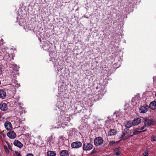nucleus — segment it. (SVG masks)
I'll return each instance as SVG.
<instances>
[{
    "mask_svg": "<svg viewBox=\"0 0 156 156\" xmlns=\"http://www.w3.org/2000/svg\"><path fill=\"white\" fill-rule=\"evenodd\" d=\"M70 121V119L69 115H65L59 116L57 121L58 127H64L68 125V123Z\"/></svg>",
    "mask_w": 156,
    "mask_h": 156,
    "instance_id": "obj_1",
    "label": "nucleus"
},
{
    "mask_svg": "<svg viewBox=\"0 0 156 156\" xmlns=\"http://www.w3.org/2000/svg\"><path fill=\"white\" fill-rule=\"evenodd\" d=\"M20 86V84L18 83L17 81L15 80L12 84L9 85V89L12 92V94H14L16 92V88L19 87Z\"/></svg>",
    "mask_w": 156,
    "mask_h": 156,
    "instance_id": "obj_2",
    "label": "nucleus"
},
{
    "mask_svg": "<svg viewBox=\"0 0 156 156\" xmlns=\"http://www.w3.org/2000/svg\"><path fill=\"white\" fill-rule=\"evenodd\" d=\"M66 105H64L62 102H58L55 107V109L57 111L59 110L60 112H61V110L62 111H64L66 107Z\"/></svg>",
    "mask_w": 156,
    "mask_h": 156,
    "instance_id": "obj_3",
    "label": "nucleus"
},
{
    "mask_svg": "<svg viewBox=\"0 0 156 156\" xmlns=\"http://www.w3.org/2000/svg\"><path fill=\"white\" fill-rule=\"evenodd\" d=\"M103 142V138L100 137H98L95 138L94 140V144L96 146H99L102 144Z\"/></svg>",
    "mask_w": 156,
    "mask_h": 156,
    "instance_id": "obj_4",
    "label": "nucleus"
},
{
    "mask_svg": "<svg viewBox=\"0 0 156 156\" xmlns=\"http://www.w3.org/2000/svg\"><path fill=\"white\" fill-rule=\"evenodd\" d=\"M132 136L129 134V133L126 132H123L122 134L120 137V140H126L129 138H130Z\"/></svg>",
    "mask_w": 156,
    "mask_h": 156,
    "instance_id": "obj_5",
    "label": "nucleus"
},
{
    "mask_svg": "<svg viewBox=\"0 0 156 156\" xmlns=\"http://www.w3.org/2000/svg\"><path fill=\"white\" fill-rule=\"evenodd\" d=\"M93 147V145L90 143H87L83 144V149L84 151H90Z\"/></svg>",
    "mask_w": 156,
    "mask_h": 156,
    "instance_id": "obj_6",
    "label": "nucleus"
},
{
    "mask_svg": "<svg viewBox=\"0 0 156 156\" xmlns=\"http://www.w3.org/2000/svg\"><path fill=\"white\" fill-rule=\"evenodd\" d=\"M4 126L5 129L8 130H10L12 128V126L11 123L9 121H6L4 123Z\"/></svg>",
    "mask_w": 156,
    "mask_h": 156,
    "instance_id": "obj_7",
    "label": "nucleus"
},
{
    "mask_svg": "<svg viewBox=\"0 0 156 156\" xmlns=\"http://www.w3.org/2000/svg\"><path fill=\"white\" fill-rule=\"evenodd\" d=\"M82 146V143L80 142H75L72 143L71 146L73 148H77L80 147Z\"/></svg>",
    "mask_w": 156,
    "mask_h": 156,
    "instance_id": "obj_8",
    "label": "nucleus"
},
{
    "mask_svg": "<svg viewBox=\"0 0 156 156\" xmlns=\"http://www.w3.org/2000/svg\"><path fill=\"white\" fill-rule=\"evenodd\" d=\"M144 124H146L147 126H151L154 125V121L152 119H145Z\"/></svg>",
    "mask_w": 156,
    "mask_h": 156,
    "instance_id": "obj_9",
    "label": "nucleus"
},
{
    "mask_svg": "<svg viewBox=\"0 0 156 156\" xmlns=\"http://www.w3.org/2000/svg\"><path fill=\"white\" fill-rule=\"evenodd\" d=\"M148 108V105H144L140 108V112L141 113H145L147 111Z\"/></svg>",
    "mask_w": 156,
    "mask_h": 156,
    "instance_id": "obj_10",
    "label": "nucleus"
},
{
    "mask_svg": "<svg viewBox=\"0 0 156 156\" xmlns=\"http://www.w3.org/2000/svg\"><path fill=\"white\" fill-rule=\"evenodd\" d=\"M141 120V119L140 118H136L133 120L132 124L134 126L138 125L140 123Z\"/></svg>",
    "mask_w": 156,
    "mask_h": 156,
    "instance_id": "obj_11",
    "label": "nucleus"
},
{
    "mask_svg": "<svg viewBox=\"0 0 156 156\" xmlns=\"http://www.w3.org/2000/svg\"><path fill=\"white\" fill-rule=\"evenodd\" d=\"M8 136L11 139H14L16 136L15 133L13 131H11L9 132L7 134Z\"/></svg>",
    "mask_w": 156,
    "mask_h": 156,
    "instance_id": "obj_12",
    "label": "nucleus"
},
{
    "mask_svg": "<svg viewBox=\"0 0 156 156\" xmlns=\"http://www.w3.org/2000/svg\"><path fill=\"white\" fill-rule=\"evenodd\" d=\"M0 109L3 111H6L8 109L7 105L5 103H2L0 104Z\"/></svg>",
    "mask_w": 156,
    "mask_h": 156,
    "instance_id": "obj_13",
    "label": "nucleus"
},
{
    "mask_svg": "<svg viewBox=\"0 0 156 156\" xmlns=\"http://www.w3.org/2000/svg\"><path fill=\"white\" fill-rule=\"evenodd\" d=\"M13 144L15 146L20 148L23 146L22 144L18 140H15L13 142Z\"/></svg>",
    "mask_w": 156,
    "mask_h": 156,
    "instance_id": "obj_14",
    "label": "nucleus"
},
{
    "mask_svg": "<svg viewBox=\"0 0 156 156\" xmlns=\"http://www.w3.org/2000/svg\"><path fill=\"white\" fill-rule=\"evenodd\" d=\"M149 107L150 109L154 110L156 108V101H154L150 103Z\"/></svg>",
    "mask_w": 156,
    "mask_h": 156,
    "instance_id": "obj_15",
    "label": "nucleus"
},
{
    "mask_svg": "<svg viewBox=\"0 0 156 156\" xmlns=\"http://www.w3.org/2000/svg\"><path fill=\"white\" fill-rule=\"evenodd\" d=\"M121 148L120 147L115 148L114 150L115 152L114 153V156H118L121 153Z\"/></svg>",
    "mask_w": 156,
    "mask_h": 156,
    "instance_id": "obj_16",
    "label": "nucleus"
},
{
    "mask_svg": "<svg viewBox=\"0 0 156 156\" xmlns=\"http://www.w3.org/2000/svg\"><path fill=\"white\" fill-rule=\"evenodd\" d=\"M55 139L53 137L52 135L51 136L48 138V143L51 145L55 142Z\"/></svg>",
    "mask_w": 156,
    "mask_h": 156,
    "instance_id": "obj_17",
    "label": "nucleus"
},
{
    "mask_svg": "<svg viewBox=\"0 0 156 156\" xmlns=\"http://www.w3.org/2000/svg\"><path fill=\"white\" fill-rule=\"evenodd\" d=\"M116 130L115 129H110L108 132V135L109 136H114L116 134Z\"/></svg>",
    "mask_w": 156,
    "mask_h": 156,
    "instance_id": "obj_18",
    "label": "nucleus"
},
{
    "mask_svg": "<svg viewBox=\"0 0 156 156\" xmlns=\"http://www.w3.org/2000/svg\"><path fill=\"white\" fill-rule=\"evenodd\" d=\"M6 95V93L4 90H0V98L4 99Z\"/></svg>",
    "mask_w": 156,
    "mask_h": 156,
    "instance_id": "obj_19",
    "label": "nucleus"
},
{
    "mask_svg": "<svg viewBox=\"0 0 156 156\" xmlns=\"http://www.w3.org/2000/svg\"><path fill=\"white\" fill-rule=\"evenodd\" d=\"M60 156H69L68 152L66 150L61 151L60 152Z\"/></svg>",
    "mask_w": 156,
    "mask_h": 156,
    "instance_id": "obj_20",
    "label": "nucleus"
},
{
    "mask_svg": "<svg viewBox=\"0 0 156 156\" xmlns=\"http://www.w3.org/2000/svg\"><path fill=\"white\" fill-rule=\"evenodd\" d=\"M137 97L136 96L134 97L132 100V104L133 105H136L137 103H139V101L137 99Z\"/></svg>",
    "mask_w": 156,
    "mask_h": 156,
    "instance_id": "obj_21",
    "label": "nucleus"
},
{
    "mask_svg": "<svg viewBox=\"0 0 156 156\" xmlns=\"http://www.w3.org/2000/svg\"><path fill=\"white\" fill-rule=\"evenodd\" d=\"M56 153L55 151H49L47 152L48 156H55Z\"/></svg>",
    "mask_w": 156,
    "mask_h": 156,
    "instance_id": "obj_22",
    "label": "nucleus"
},
{
    "mask_svg": "<svg viewBox=\"0 0 156 156\" xmlns=\"http://www.w3.org/2000/svg\"><path fill=\"white\" fill-rule=\"evenodd\" d=\"M10 67L13 68V70L16 71H18L19 69V67L17 66V65L16 64L11 65Z\"/></svg>",
    "mask_w": 156,
    "mask_h": 156,
    "instance_id": "obj_23",
    "label": "nucleus"
},
{
    "mask_svg": "<svg viewBox=\"0 0 156 156\" xmlns=\"http://www.w3.org/2000/svg\"><path fill=\"white\" fill-rule=\"evenodd\" d=\"M132 125V122H131V121L127 122L125 123V126L127 128H130Z\"/></svg>",
    "mask_w": 156,
    "mask_h": 156,
    "instance_id": "obj_24",
    "label": "nucleus"
},
{
    "mask_svg": "<svg viewBox=\"0 0 156 156\" xmlns=\"http://www.w3.org/2000/svg\"><path fill=\"white\" fill-rule=\"evenodd\" d=\"M147 126V124H144V125L142 127H141L140 128V130L141 131V132H144L146 130V129L144 130Z\"/></svg>",
    "mask_w": 156,
    "mask_h": 156,
    "instance_id": "obj_25",
    "label": "nucleus"
},
{
    "mask_svg": "<svg viewBox=\"0 0 156 156\" xmlns=\"http://www.w3.org/2000/svg\"><path fill=\"white\" fill-rule=\"evenodd\" d=\"M141 132V131L140 130V128L136 129V130H135L133 133V134L136 135L138 134V133Z\"/></svg>",
    "mask_w": 156,
    "mask_h": 156,
    "instance_id": "obj_26",
    "label": "nucleus"
},
{
    "mask_svg": "<svg viewBox=\"0 0 156 156\" xmlns=\"http://www.w3.org/2000/svg\"><path fill=\"white\" fill-rule=\"evenodd\" d=\"M4 148L5 152L7 154H9V151L7 147L6 146H4Z\"/></svg>",
    "mask_w": 156,
    "mask_h": 156,
    "instance_id": "obj_27",
    "label": "nucleus"
},
{
    "mask_svg": "<svg viewBox=\"0 0 156 156\" xmlns=\"http://www.w3.org/2000/svg\"><path fill=\"white\" fill-rule=\"evenodd\" d=\"M148 156V152L147 150L143 154V156Z\"/></svg>",
    "mask_w": 156,
    "mask_h": 156,
    "instance_id": "obj_28",
    "label": "nucleus"
},
{
    "mask_svg": "<svg viewBox=\"0 0 156 156\" xmlns=\"http://www.w3.org/2000/svg\"><path fill=\"white\" fill-rule=\"evenodd\" d=\"M2 65L0 64V75L2 74Z\"/></svg>",
    "mask_w": 156,
    "mask_h": 156,
    "instance_id": "obj_29",
    "label": "nucleus"
},
{
    "mask_svg": "<svg viewBox=\"0 0 156 156\" xmlns=\"http://www.w3.org/2000/svg\"><path fill=\"white\" fill-rule=\"evenodd\" d=\"M151 140L152 141H156V136H153L151 137Z\"/></svg>",
    "mask_w": 156,
    "mask_h": 156,
    "instance_id": "obj_30",
    "label": "nucleus"
},
{
    "mask_svg": "<svg viewBox=\"0 0 156 156\" xmlns=\"http://www.w3.org/2000/svg\"><path fill=\"white\" fill-rule=\"evenodd\" d=\"M115 143L116 142L115 141H112L110 142L109 144L111 146L115 144Z\"/></svg>",
    "mask_w": 156,
    "mask_h": 156,
    "instance_id": "obj_31",
    "label": "nucleus"
},
{
    "mask_svg": "<svg viewBox=\"0 0 156 156\" xmlns=\"http://www.w3.org/2000/svg\"><path fill=\"white\" fill-rule=\"evenodd\" d=\"M119 113L118 112H115L113 114V117H116L117 116V115H119Z\"/></svg>",
    "mask_w": 156,
    "mask_h": 156,
    "instance_id": "obj_32",
    "label": "nucleus"
},
{
    "mask_svg": "<svg viewBox=\"0 0 156 156\" xmlns=\"http://www.w3.org/2000/svg\"><path fill=\"white\" fill-rule=\"evenodd\" d=\"M15 154L18 156H22L21 155L19 152L17 151H15Z\"/></svg>",
    "mask_w": 156,
    "mask_h": 156,
    "instance_id": "obj_33",
    "label": "nucleus"
},
{
    "mask_svg": "<svg viewBox=\"0 0 156 156\" xmlns=\"http://www.w3.org/2000/svg\"><path fill=\"white\" fill-rule=\"evenodd\" d=\"M34 32L35 33V34L36 35V36H38V30H37L35 29H34Z\"/></svg>",
    "mask_w": 156,
    "mask_h": 156,
    "instance_id": "obj_34",
    "label": "nucleus"
},
{
    "mask_svg": "<svg viewBox=\"0 0 156 156\" xmlns=\"http://www.w3.org/2000/svg\"><path fill=\"white\" fill-rule=\"evenodd\" d=\"M42 147H45V145L43 143V141L42 140L41 141Z\"/></svg>",
    "mask_w": 156,
    "mask_h": 156,
    "instance_id": "obj_35",
    "label": "nucleus"
},
{
    "mask_svg": "<svg viewBox=\"0 0 156 156\" xmlns=\"http://www.w3.org/2000/svg\"><path fill=\"white\" fill-rule=\"evenodd\" d=\"M26 156H34L33 154H27Z\"/></svg>",
    "mask_w": 156,
    "mask_h": 156,
    "instance_id": "obj_36",
    "label": "nucleus"
},
{
    "mask_svg": "<svg viewBox=\"0 0 156 156\" xmlns=\"http://www.w3.org/2000/svg\"><path fill=\"white\" fill-rule=\"evenodd\" d=\"M5 56L6 57H10V55L9 54V53H7V54H6Z\"/></svg>",
    "mask_w": 156,
    "mask_h": 156,
    "instance_id": "obj_37",
    "label": "nucleus"
},
{
    "mask_svg": "<svg viewBox=\"0 0 156 156\" xmlns=\"http://www.w3.org/2000/svg\"><path fill=\"white\" fill-rule=\"evenodd\" d=\"M7 144L8 145V146L9 148H11V147H10V145H9V144L8 143H7Z\"/></svg>",
    "mask_w": 156,
    "mask_h": 156,
    "instance_id": "obj_38",
    "label": "nucleus"
},
{
    "mask_svg": "<svg viewBox=\"0 0 156 156\" xmlns=\"http://www.w3.org/2000/svg\"><path fill=\"white\" fill-rule=\"evenodd\" d=\"M84 16V17H85V18H88V17H87V16Z\"/></svg>",
    "mask_w": 156,
    "mask_h": 156,
    "instance_id": "obj_39",
    "label": "nucleus"
},
{
    "mask_svg": "<svg viewBox=\"0 0 156 156\" xmlns=\"http://www.w3.org/2000/svg\"><path fill=\"white\" fill-rule=\"evenodd\" d=\"M91 153V154H92L94 153V151H92Z\"/></svg>",
    "mask_w": 156,
    "mask_h": 156,
    "instance_id": "obj_40",
    "label": "nucleus"
},
{
    "mask_svg": "<svg viewBox=\"0 0 156 156\" xmlns=\"http://www.w3.org/2000/svg\"><path fill=\"white\" fill-rule=\"evenodd\" d=\"M72 130H74V129H72Z\"/></svg>",
    "mask_w": 156,
    "mask_h": 156,
    "instance_id": "obj_41",
    "label": "nucleus"
}]
</instances>
